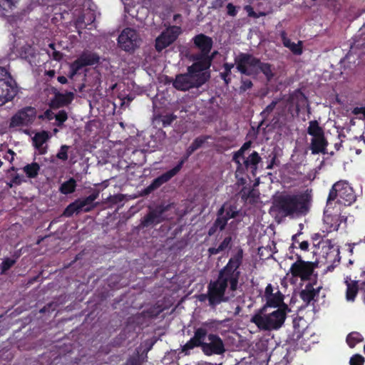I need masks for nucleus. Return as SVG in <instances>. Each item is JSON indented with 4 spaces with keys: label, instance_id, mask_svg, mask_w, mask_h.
I'll list each match as a JSON object with an SVG mask.
<instances>
[{
    "label": "nucleus",
    "instance_id": "39",
    "mask_svg": "<svg viewBox=\"0 0 365 365\" xmlns=\"http://www.w3.org/2000/svg\"><path fill=\"white\" fill-rule=\"evenodd\" d=\"M279 99H275L272 101L269 105L266 106V108L260 113V116L262 117L263 120H268L270 114L274 111L276 108L277 105L279 103Z\"/></svg>",
    "mask_w": 365,
    "mask_h": 365
},
{
    "label": "nucleus",
    "instance_id": "63",
    "mask_svg": "<svg viewBox=\"0 0 365 365\" xmlns=\"http://www.w3.org/2000/svg\"><path fill=\"white\" fill-rule=\"evenodd\" d=\"M15 155L16 153L12 150L9 149L6 154L4 156V158L10 163H12V161L14 160Z\"/></svg>",
    "mask_w": 365,
    "mask_h": 365
},
{
    "label": "nucleus",
    "instance_id": "30",
    "mask_svg": "<svg viewBox=\"0 0 365 365\" xmlns=\"http://www.w3.org/2000/svg\"><path fill=\"white\" fill-rule=\"evenodd\" d=\"M307 133L312 138H317L324 135V131L322 127L319 125L317 120H310L307 128Z\"/></svg>",
    "mask_w": 365,
    "mask_h": 365
},
{
    "label": "nucleus",
    "instance_id": "22",
    "mask_svg": "<svg viewBox=\"0 0 365 365\" xmlns=\"http://www.w3.org/2000/svg\"><path fill=\"white\" fill-rule=\"evenodd\" d=\"M174 176H175V175L172 172L171 170H168L158 178H155L151 182V183L144 189L143 193L145 195L150 194L161 187L163 184L170 180Z\"/></svg>",
    "mask_w": 365,
    "mask_h": 365
},
{
    "label": "nucleus",
    "instance_id": "16",
    "mask_svg": "<svg viewBox=\"0 0 365 365\" xmlns=\"http://www.w3.org/2000/svg\"><path fill=\"white\" fill-rule=\"evenodd\" d=\"M181 33V28L178 26H170L163 31L155 39V49L160 52L171 45Z\"/></svg>",
    "mask_w": 365,
    "mask_h": 365
},
{
    "label": "nucleus",
    "instance_id": "12",
    "mask_svg": "<svg viewBox=\"0 0 365 365\" xmlns=\"http://www.w3.org/2000/svg\"><path fill=\"white\" fill-rule=\"evenodd\" d=\"M262 158L257 151H252L247 157L238 158L232 160L236 165V173L239 175H245L247 172L250 171L252 175H255L258 164L261 162Z\"/></svg>",
    "mask_w": 365,
    "mask_h": 365
},
{
    "label": "nucleus",
    "instance_id": "14",
    "mask_svg": "<svg viewBox=\"0 0 365 365\" xmlns=\"http://www.w3.org/2000/svg\"><path fill=\"white\" fill-rule=\"evenodd\" d=\"M200 78H195L188 72L186 73L178 74L173 82V86L182 91H189L193 88H199L205 83L203 75Z\"/></svg>",
    "mask_w": 365,
    "mask_h": 365
},
{
    "label": "nucleus",
    "instance_id": "24",
    "mask_svg": "<svg viewBox=\"0 0 365 365\" xmlns=\"http://www.w3.org/2000/svg\"><path fill=\"white\" fill-rule=\"evenodd\" d=\"M284 294L278 290L266 299V303L261 307V312H267L268 308L279 309V307H282L284 304H286L284 302Z\"/></svg>",
    "mask_w": 365,
    "mask_h": 365
},
{
    "label": "nucleus",
    "instance_id": "35",
    "mask_svg": "<svg viewBox=\"0 0 365 365\" xmlns=\"http://www.w3.org/2000/svg\"><path fill=\"white\" fill-rule=\"evenodd\" d=\"M235 62L232 63H225L223 64L224 71L220 73V78L224 81L226 85H228L231 82L230 75L232 73V69L234 68Z\"/></svg>",
    "mask_w": 365,
    "mask_h": 365
},
{
    "label": "nucleus",
    "instance_id": "64",
    "mask_svg": "<svg viewBox=\"0 0 365 365\" xmlns=\"http://www.w3.org/2000/svg\"><path fill=\"white\" fill-rule=\"evenodd\" d=\"M273 294V287L271 284H268L264 290V298L265 300L269 298Z\"/></svg>",
    "mask_w": 365,
    "mask_h": 365
},
{
    "label": "nucleus",
    "instance_id": "38",
    "mask_svg": "<svg viewBox=\"0 0 365 365\" xmlns=\"http://www.w3.org/2000/svg\"><path fill=\"white\" fill-rule=\"evenodd\" d=\"M177 118V116L174 114L167 115H158L155 117V121H160L163 127H168Z\"/></svg>",
    "mask_w": 365,
    "mask_h": 365
},
{
    "label": "nucleus",
    "instance_id": "28",
    "mask_svg": "<svg viewBox=\"0 0 365 365\" xmlns=\"http://www.w3.org/2000/svg\"><path fill=\"white\" fill-rule=\"evenodd\" d=\"M228 220L225 217H217L212 225L209 228L207 234L212 236L217 230L222 231L227 225Z\"/></svg>",
    "mask_w": 365,
    "mask_h": 365
},
{
    "label": "nucleus",
    "instance_id": "33",
    "mask_svg": "<svg viewBox=\"0 0 365 365\" xmlns=\"http://www.w3.org/2000/svg\"><path fill=\"white\" fill-rule=\"evenodd\" d=\"M221 322L216 319H210L202 324V326L198 329H202L206 331V336L208 335V332L216 331L218 329Z\"/></svg>",
    "mask_w": 365,
    "mask_h": 365
},
{
    "label": "nucleus",
    "instance_id": "6",
    "mask_svg": "<svg viewBox=\"0 0 365 365\" xmlns=\"http://www.w3.org/2000/svg\"><path fill=\"white\" fill-rule=\"evenodd\" d=\"M18 93V83L9 68L0 66V106L12 101Z\"/></svg>",
    "mask_w": 365,
    "mask_h": 365
},
{
    "label": "nucleus",
    "instance_id": "49",
    "mask_svg": "<svg viewBox=\"0 0 365 365\" xmlns=\"http://www.w3.org/2000/svg\"><path fill=\"white\" fill-rule=\"evenodd\" d=\"M69 148L70 147L66 145H61L59 151L58 152V153L56 155V158L63 161L67 160L68 158V151Z\"/></svg>",
    "mask_w": 365,
    "mask_h": 365
},
{
    "label": "nucleus",
    "instance_id": "4",
    "mask_svg": "<svg viewBox=\"0 0 365 365\" xmlns=\"http://www.w3.org/2000/svg\"><path fill=\"white\" fill-rule=\"evenodd\" d=\"M290 311L287 304H284L276 310L267 313L261 312V308L252 317L250 322L254 323L260 330L272 331L280 329Z\"/></svg>",
    "mask_w": 365,
    "mask_h": 365
},
{
    "label": "nucleus",
    "instance_id": "57",
    "mask_svg": "<svg viewBox=\"0 0 365 365\" xmlns=\"http://www.w3.org/2000/svg\"><path fill=\"white\" fill-rule=\"evenodd\" d=\"M227 13L228 16H236L237 14V7L232 3H229L227 5Z\"/></svg>",
    "mask_w": 365,
    "mask_h": 365
},
{
    "label": "nucleus",
    "instance_id": "2",
    "mask_svg": "<svg viewBox=\"0 0 365 365\" xmlns=\"http://www.w3.org/2000/svg\"><path fill=\"white\" fill-rule=\"evenodd\" d=\"M206 331L202 329H195L193 336L182 346V351L189 354V351L195 347H201L202 352L207 356L220 355L225 351L222 339L217 334L207 335L210 342H205Z\"/></svg>",
    "mask_w": 365,
    "mask_h": 365
},
{
    "label": "nucleus",
    "instance_id": "59",
    "mask_svg": "<svg viewBox=\"0 0 365 365\" xmlns=\"http://www.w3.org/2000/svg\"><path fill=\"white\" fill-rule=\"evenodd\" d=\"M160 311L157 310L155 308H150L144 312L145 316L150 318L157 317L160 314Z\"/></svg>",
    "mask_w": 365,
    "mask_h": 365
},
{
    "label": "nucleus",
    "instance_id": "10",
    "mask_svg": "<svg viewBox=\"0 0 365 365\" xmlns=\"http://www.w3.org/2000/svg\"><path fill=\"white\" fill-rule=\"evenodd\" d=\"M207 289L210 295V307L215 309L222 302H227L230 297L225 295L229 287L219 279L211 280L207 284Z\"/></svg>",
    "mask_w": 365,
    "mask_h": 365
},
{
    "label": "nucleus",
    "instance_id": "11",
    "mask_svg": "<svg viewBox=\"0 0 365 365\" xmlns=\"http://www.w3.org/2000/svg\"><path fill=\"white\" fill-rule=\"evenodd\" d=\"M118 43L122 50L132 53L140 46L141 38L135 29L125 28L119 35Z\"/></svg>",
    "mask_w": 365,
    "mask_h": 365
},
{
    "label": "nucleus",
    "instance_id": "32",
    "mask_svg": "<svg viewBox=\"0 0 365 365\" xmlns=\"http://www.w3.org/2000/svg\"><path fill=\"white\" fill-rule=\"evenodd\" d=\"M76 187V181L74 178H71L67 181L63 182L60 187L59 191L64 195H68L73 193Z\"/></svg>",
    "mask_w": 365,
    "mask_h": 365
},
{
    "label": "nucleus",
    "instance_id": "47",
    "mask_svg": "<svg viewBox=\"0 0 365 365\" xmlns=\"http://www.w3.org/2000/svg\"><path fill=\"white\" fill-rule=\"evenodd\" d=\"M190 156V155H188L187 153H185L184 155L180 159L178 164L174 168L170 169L175 175L181 170L183 165L188 160Z\"/></svg>",
    "mask_w": 365,
    "mask_h": 365
},
{
    "label": "nucleus",
    "instance_id": "54",
    "mask_svg": "<svg viewBox=\"0 0 365 365\" xmlns=\"http://www.w3.org/2000/svg\"><path fill=\"white\" fill-rule=\"evenodd\" d=\"M210 137L207 136V135H205V136H200V137H197L193 141L192 143H191V145L196 149L197 150L198 148H200V147L202 146V145L205 143V141L209 138Z\"/></svg>",
    "mask_w": 365,
    "mask_h": 365
},
{
    "label": "nucleus",
    "instance_id": "7",
    "mask_svg": "<svg viewBox=\"0 0 365 365\" xmlns=\"http://www.w3.org/2000/svg\"><path fill=\"white\" fill-rule=\"evenodd\" d=\"M336 200L337 203L350 205L356 200V195L351 187L346 182L340 180L334 183L327 197V204Z\"/></svg>",
    "mask_w": 365,
    "mask_h": 365
},
{
    "label": "nucleus",
    "instance_id": "15",
    "mask_svg": "<svg viewBox=\"0 0 365 365\" xmlns=\"http://www.w3.org/2000/svg\"><path fill=\"white\" fill-rule=\"evenodd\" d=\"M195 62L190 66L187 67V72L193 75L196 78H200L203 75L205 80V83L209 80L210 75L207 72H205V70L210 68L212 64V58L208 57H200L198 55H194L192 56Z\"/></svg>",
    "mask_w": 365,
    "mask_h": 365
},
{
    "label": "nucleus",
    "instance_id": "23",
    "mask_svg": "<svg viewBox=\"0 0 365 365\" xmlns=\"http://www.w3.org/2000/svg\"><path fill=\"white\" fill-rule=\"evenodd\" d=\"M99 197V191L95 190L91 195L84 198H78L76 201L79 205L81 212H89L96 208L98 205V202H95V200Z\"/></svg>",
    "mask_w": 365,
    "mask_h": 365
},
{
    "label": "nucleus",
    "instance_id": "55",
    "mask_svg": "<svg viewBox=\"0 0 365 365\" xmlns=\"http://www.w3.org/2000/svg\"><path fill=\"white\" fill-rule=\"evenodd\" d=\"M124 365H142L139 354L138 353L136 356H130Z\"/></svg>",
    "mask_w": 365,
    "mask_h": 365
},
{
    "label": "nucleus",
    "instance_id": "45",
    "mask_svg": "<svg viewBox=\"0 0 365 365\" xmlns=\"http://www.w3.org/2000/svg\"><path fill=\"white\" fill-rule=\"evenodd\" d=\"M287 109V113L291 114L292 116L294 115V112L295 113V105H288V106H284L283 107L278 106L277 110V114L279 116H284L285 115V109Z\"/></svg>",
    "mask_w": 365,
    "mask_h": 365
},
{
    "label": "nucleus",
    "instance_id": "37",
    "mask_svg": "<svg viewBox=\"0 0 365 365\" xmlns=\"http://www.w3.org/2000/svg\"><path fill=\"white\" fill-rule=\"evenodd\" d=\"M81 212L79 205L78 204V202L76 200L70 203L63 210L62 213V216L66 217H71L73 215V214H78Z\"/></svg>",
    "mask_w": 365,
    "mask_h": 365
},
{
    "label": "nucleus",
    "instance_id": "48",
    "mask_svg": "<svg viewBox=\"0 0 365 365\" xmlns=\"http://www.w3.org/2000/svg\"><path fill=\"white\" fill-rule=\"evenodd\" d=\"M190 156V155H188L187 153H185L184 155L180 159L178 164L174 168L170 169L175 175L181 170L183 165L188 160Z\"/></svg>",
    "mask_w": 365,
    "mask_h": 365
},
{
    "label": "nucleus",
    "instance_id": "29",
    "mask_svg": "<svg viewBox=\"0 0 365 365\" xmlns=\"http://www.w3.org/2000/svg\"><path fill=\"white\" fill-rule=\"evenodd\" d=\"M232 238L231 236L225 237L222 242L220 244L218 247H210L207 250L208 254L211 255H215L218 253L225 251L227 249H230L232 245Z\"/></svg>",
    "mask_w": 365,
    "mask_h": 365
},
{
    "label": "nucleus",
    "instance_id": "56",
    "mask_svg": "<svg viewBox=\"0 0 365 365\" xmlns=\"http://www.w3.org/2000/svg\"><path fill=\"white\" fill-rule=\"evenodd\" d=\"M123 195L122 194H118L114 195H110L108 197V201L112 204H117L123 200Z\"/></svg>",
    "mask_w": 365,
    "mask_h": 365
},
{
    "label": "nucleus",
    "instance_id": "20",
    "mask_svg": "<svg viewBox=\"0 0 365 365\" xmlns=\"http://www.w3.org/2000/svg\"><path fill=\"white\" fill-rule=\"evenodd\" d=\"M192 41L195 47L200 51L197 55L200 57H207V54L210 53L213 46L212 38L204 34H200L195 35Z\"/></svg>",
    "mask_w": 365,
    "mask_h": 365
},
{
    "label": "nucleus",
    "instance_id": "41",
    "mask_svg": "<svg viewBox=\"0 0 365 365\" xmlns=\"http://www.w3.org/2000/svg\"><path fill=\"white\" fill-rule=\"evenodd\" d=\"M240 210L237 209V207L235 204H227L226 207V213L225 217L227 218V220H230L232 218H235L239 215Z\"/></svg>",
    "mask_w": 365,
    "mask_h": 365
},
{
    "label": "nucleus",
    "instance_id": "5",
    "mask_svg": "<svg viewBox=\"0 0 365 365\" xmlns=\"http://www.w3.org/2000/svg\"><path fill=\"white\" fill-rule=\"evenodd\" d=\"M243 260V250L240 248L233 255L218 272L217 279L229 287V291L235 292L238 289L241 277L240 267Z\"/></svg>",
    "mask_w": 365,
    "mask_h": 365
},
{
    "label": "nucleus",
    "instance_id": "51",
    "mask_svg": "<svg viewBox=\"0 0 365 365\" xmlns=\"http://www.w3.org/2000/svg\"><path fill=\"white\" fill-rule=\"evenodd\" d=\"M240 93H244L247 91V90L250 89L253 86V83L251 80L247 78H242L240 81Z\"/></svg>",
    "mask_w": 365,
    "mask_h": 365
},
{
    "label": "nucleus",
    "instance_id": "1",
    "mask_svg": "<svg viewBox=\"0 0 365 365\" xmlns=\"http://www.w3.org/2000/svg\"><path fill=\"white\" fill-rule=\"evenodd\" d=\"M310 201L311 196L307 192L287 194L279 196L274 200V206L285 217L305 215Z\"/></svg>",
    "mask_w": 365,
    "mask_h": 365
},
{
    "label": "nucleus",
    "instance_id": "26",
    "mask_svg": "<svg viewBox=\"0 0 365 365\" xmlns=\"http://www.w3.org/2000/svg\"><path fill=\"white\" fill-rule=\"evenodd\" d=\"M328 145V141L325 138V135H322L317 138H312L311 140L310 149L313 155L319 153H327V147Z\"/></svg>",
    "mask_w": 365,
    "mask_h": 365
},
{
    "label": "nucleus",
    "instance_id": "46",
    "mask_svg": "<svg viewBox=\"0 0 365 365\" xmlns=\"http://www.w3.org/2000/svg\"><path fill=\"white\" fill-rule=\"evenodd\" d=\"M15 263H16L15 259H13L9 258V257L4 259L1 263V274H5L6 272L8 271L11 267H13Z\"/></svg>",
    "mask_w": 365,
    "mask_h": 365
},
{
    "label": "nucleus",
    "instance_id": "9",
    "mask_svg": "<svg viewBox=\"0 0 365 365\" xmlns=\"http://www.w3.org/2000/svg\"><path fill=\"white\" fill-rule=\"evenodd\" d=\"M317 265L313 262L304 261L300 255H297V259L290 267L289 273L293 278H299L305 282L311 279Z\"/></svg>",
    "mask_w": 365,
    "mask_h": 365
},
{
    "label": "nucleus",
    "instance_id": "52",
    "mask_svg": "<svg viewBox=\"0 0 365 365\" xmlns=\"http://www.w3.org/2000/svg\"><path fill=\"white\" fill-rule=\"evenodd\" d=\"M19 0H0V9L7 11L11 9Z\"/></svg>",
    "mask_w": 365,
    "mask_h": 365
},
{
    "label": "nucleus",
    "instance_id": "40",
    "mask_svg": "<svg viewBox=\"0 0 365 365\" xmlns=\"http://www.w3.org/2000/svg\"><path fill=\"white\" fill-rule=\"evenodd\" d=\"M357 293H358L357 282H353L351 283L347 282V288H346V297L347 300H349V301L354 300Z\"/></svg>",
    "mask_w": 365,
    "mask_h": 365
},
{
    "label": "nucleus",
    "instance_id": "42",
    "mask_svg": "<svg viewBox=\"0 0 365 365\" xmlns=\"http://www.w3.org/2000/svg\"><path fill=\"white\" fill-rule=\"evenodd\" d=\"M251 145L250 140L245 142L237 151L233 153L232 160L244 158L245 151L251 147Z\"/></svg>",
    "mask_w": 365,
    "mask_h": 365
},
{
    "label": "nucleus",
    "instance_id": "43",
    "mask_svg": "<svg viewBox=\"0 0 365 365\" xmlns=\"http://www.w3.org/2000/svg\"><path fill=\"white\" fill-rule=\"evenodd\" d=\"M318 248L322 247V250H325L324 253L328 254V252L334 248V244L331 240L322 239L317 242Z\"/></svg>",
    "mask_w": 365,
    "mask_h": 365
},
{
    "label": "nucleus",
    "instance_id": "13",
    "mask_svg": "<svg viewBox=\"0 0 365 365\" xmlns=\"http://www.w3.org/2000/svg\"><path fill=\"white\" fill-rule=\"evenodd\" d=\"M168 210V206L163 205H158L155 208L150 209L140 220V222L138 225L139 229L154 227L164 222L166 220L164 214Z\"/></svg>",
    "mask_w": 365,
    "mask_h": 365
},
{
    "label": "nucleus",
    "instance_id": "53",
    "mask_svg": "<svg viewBox=\"0 0 365 365\" xmlns=\"http://www.w3.org/2000/svg\"><path fill=\"white\" fill-rule=\"evenodd\" d=\"M365 359L363 356L359 354L353 355L350 360V365H363L364 364Z\"/></svg>",
    "mask_w": 365,
    "mask_h": 365
},
{
    "label": "nucleus",
    "instance_id": "44",
    "mask_svg": "<svg viewBox=\"0 0 365 365\" xmlns=\"http://www.w3.org/2000/svg\"><path fill=\"white\" fill-rule=\"evenodd\" d=\"M54 118L56 121V125L58 127H61L68 119V113L66 110H61L58 111L57 114L55 115Z\"/></svg>",
    "mask_w": 365,
    "mask_h": 365
},
{
    "label": "nucleus",
    "instance_id": "8",
    "mask_svg": "<svg viewBox=\"0 0 365 365\" xmlns=\"http://www.w3.org/2000/svg\"><path fill=\"white\" fill-rule=\"evenodd\" d=\"M100 56L98 53L91 51H83L78 57L71 63L70 71L68 75L69 78H73L83 68L98 64Z\"/></svg>",
    "mask_w": 365,
    "mask_h": 365
},
{
    "label": "nucleus",
    "instance_id": "60",
    "mask_svg": "<svg viewBox=\"0 0 365 365\" xmlns=\"http://www.w3.org/2000/svg\"><path fill=\"white\" fill-rule=\"evenodd\" d=\"M244 9L247 12V14L250 17L258 18L259 16L254 11L253 8L250 5H246Z\"/></svg>",
    "mask_w": 365,
    "mask_h": 365
},
{
    "label": "nucleus",
    "instance_id": "21",
    "mask_svg": "<svg viewBox=\"0 0 365 365\" xmlns=\"http://www.w3.org/2000/svg\"><path fill=\"white\" fill-rule=\"evenodd\" d=\"M307 103V98L300 89H296L289 93L286 99V104L295 105V113L298 115L300 112L301 107Z\"/></svg>",
    "mask_w": 365,
    "mask_h": 365
},
{
    "label": "nucleus",
    "instance_id": "31",
    "mask_svg": "<svg viewBox=\"0 0 365 365\" xmlns=\"http://www.w3.org/2000/svg\"><path fill=\"white\" fill-rule=\"evenodd\" d=\"M242 201L246 202L250 200V202H254L255 198L257 197L253 188L244 186L239 192Z\"/></svg>",
    "mask_w": 365,
    "mask_h": 365
},
{
    "label": "nucleus",
    "instance_id": "36",
    "mask_svg": "<svg viewBox=\"0 0 365 365\" xmlns=\"http://www.w3.org/2000/svg\"><path fill=\"white\" fill-rule=\"evenodd\" d=\"M40 170V166L37 163L27 164L24 167V171L29 178H35Z\"/></svg>",
    "mask_w": 365,
    "mask_h": 365
},
{
    "label": "nucleus",
    "instance_id": "27",
    "mask_svg": "<svg viewBox=\"0 0 365 365\" xmlns=\"http://www.w3.org/2000/svg\"><path fill=\"white\" fill-rule=\"evenodd\" d=\"M15 49L21 58L27 61L30 63L34 61L36 50L31 45L26 43L20 48L16 47Z\"/></svg>",
    "mask_w": 365,
    "mask_h": 365
},
{
    "label": "nucleus",
    "instance_id": "19",
    "mask_svg": "<svg viewBox=\"0 0 365 365\" xmlns=\"http://www.w3.org/2000/svg\"><path fill=\"white\" fill-rule=\"evenodd\" d=\"M52 93L53 96L48 103V106L51 110H57L68 106L75 97L73 92L66 91V93H61L55 88H52Z\"/></svg>",
    "mask_w": 365,
    "mask_h": 365
},
{
    "label": "nucleus",
    "instance_id": "62",
    "mask_svg": "<svg viewBox=\"0 0 365 365\" xmlns=\"http://www.w3.org/2000/svg\"><path fill=\"white\" fill-rule=\"evenodd\" d=\"M198 300L201 302H205L206 300L208 301V305L210 307V295L209 291H207L206 294H201L198 296Z\"/></svg>",
    "mask_w": 365,
    "mask_h": 365
},
{
    "label": "nucleus",
    "instance_id": "34",
    "mask_svg": "<svg viewBox=\"0 0 365 365\" xmlns=\"http://www.w3.org/2000/svg\"><path fill=\"white\" fill-rule=\"evenodd\" d=\"M346 341L350 348H354L364 341V337L359 332L352 331L347 335Z\"/></svg>",
    "mask_w": 365,
    "mask_h": 365
},
{
    "label": "nucleus",
    "instance_id": "61",
    "mask_svg": "<svg viewBox=\"0 0 365 365\" xmlns=\"http://www.w3.org/2000/svg\"><path fill=\"white\" fill-rule=\"evenodd\" d=\"M22 182L21 176L19 174H16L11 179V182L8 183V185L11 187L13 185H20Z\"/></svg>",
    "mask_w": 365,
    "mask_h": 365
},
{
    "label": "nucleus",
    "instance_id": "50",
    "mask_svg": "<svg viewBox=\"0 0 365 365\" xmlns=\"http://www.w3.org/2000/svg\"><path fill=\"white\" fill-rule=\"evenodd\" d=\"M289 49L294 55H301L303 52L302 41H299L297 43L292 42V43L289 47Z\"/></svg>",
    "mask_w": 365,
    "mask_h": 365
},
{
    "label": "nucleus",
    "instance_id": "17",
    "mask_svg": "<svg viewBox=\"0 0 365 365\" xmlns=\"http://www.w3.org/2000/svg\"><path fill=\"white\" fill-rule=\"evenodd\" d=\"M36 110L31 106L24 107L18 110L10 119L9 127L16 128L28 125L36 117Z\"/></svg>",
    "mask_w": 365,
    "mask_h": 365
},
{
    "label": "nucleus",
    "instance_id": "3",
    "mask_svg": "<svg viewBox=\"0 0 365 365\" xmlns=\"http://www.w3.org/2000/svg\"><path fill=\"white\" fill-rule=\"evenodd\" d=\"M234 60L236 68L241 74L257 76L261 72L267 81H271L274 76L270 63L261 61L251 53L241 52Z\"/></svg>",
    "mask_w": 365,
    "mask_h": 365
},
{
    "label": "nucleus",
    "instance_id": "18",
    "mask_svg": "<svg viewBox=\"0 0 365 365\" xmlns=\"http://www.w3.org/2000/svg\"><path fill=\"white\" fill-rule=\"evenodd\" d=\"M317 279L312 282H308L305 285L304 288L299 292V296L304 303L305 307L310 304L314 305L319 299V292L322 290V287L319 285L314 287V286L317 285Z\"/></svg>",
    "mask_w": 365,
    "mask_h": 365
},
{
    "label": "nucleus",
    "instance_id": "58",
    "mask_svg": "<svg viewBox=\"0 0 365 365\" xmlns=\"http://www.w3.org/2000/svg\"><path fill=\"white\" fill-rule=\"evenodd\" d=\"M280 36L284 46L289 48L292 42L287 37V33L284 31H282L280 34Z\"/></svg>",
    "mask_w": 365,
    "mask_h": 365
},
{
    "label": "nucleus",
    "instance_id": "25",
    "mask_svg": "<svg viewBox=\"0 0 365 365\" xmlns=\"http://www.w3.org/2000/svg\"><path fill=\"white\" fill-rule=\"evenodd\" d=\"M48 138V133L45 130L36 133L33 137V145L38 150L39 154L44 155L47 153V146H43V144L46 143Z\"/></svg>",
    "mask_w": 365,
    "mask_h": 365
}]
</instances>
